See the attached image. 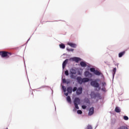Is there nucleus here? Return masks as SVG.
Here are the masks:
<instances>
[{
    "label": "nucleus",
    "mask_w": 129,
    "mask_h": 129,
    "mask_svg": "<svg viewBox=\"0 0 129 129\" xmlns=\"http://www.w3.org/2000/svg\"><path fill=\"white\" fill-rule=\"evenodd\" d=\"M11 52H9L5 51H0V56H1L2 58H10V56H11Z\"/></svg>",
    "instance_id": "nucleus-1"
},
{
    "label": "nucleus",
    "mask_w": 129,
    "mask_h": 129,
    "mask_svg": "<svg viewBox=\"0 0 129 129\" xmlns=\"http://www.w3.org/2000/svg\"><path fill=\"white\" fill-rule=\"evenodd\" d=\"M77 80L79 83V84H82L83 83H85L86 82H88L89 81V79L87 78H81L80 77H78L77 78Z\"/></svg>",
    "instance_id": "nucleus-2"
},
{
    "label": "nucleus",
    "mask_w": 129,
    "mask_h": 129,
    "mask_svg": "<svg viewBox=\"0 0 129 129\" xmlns=\"http://www.w3.org/2000/svg\"><path fill=\"white\" fill-rule=\"evenodd\" d=\"M74 104L76 109H79V104H80V99L79 98H76L74 101Z\"/></svg>",
    "instance_id": "nucleus-3"
},
{
    "label": "nucleus",
    "mask_w": 129,
    "mask_h": 129,
    "mask_svg": "<svg viewBox=\"0 0 129 129\" xmlns=\"http://www.w3.org/2000/svg\"><path fill=\"white\" fill-rule=\"evenodd\" d=\"M91 72H93L95 75H97L98 76H100L101 75V72H100L98 70H95V69L94 68H92L90 69Z\"/></svg>",
    "instance_id": "nucleus-4"
},
{
    "label": "nucleus",
    "mask_w": 129,
    "mask_h": 129,
    "mask_svg": "<svg viewBox=\"0 0 129 129\" xmlns=\"http://www.w3.org/2000/svg\"><path fill=\"white\" fill-rule=\"evenodd\" d=\"M91 85L93 87H96V88H98V87H99V84L96 81H92L91 82Z\"/></svg>",
    "instance_id": "nucleus-5"
},
{
    "label": "nucleus",
    "mask_w": 129,
    "mask_h": 129,
    "mask_svg": "<svg viewBox=\"0 0 129 129\" xmlns=\"http://www.w3.org/2000/svg\"><path fill=\"white\" fill-rule=\"evenodd\" d=\"M84 75L85 77H88L89 78H92V76H93L92 74L88 71H86L84 73Z\"/></svg>",
    "instance_id": "nucleus-6"
},
{
    "label": "nucleus",
    "mask_w": 129,
    "mask_h": 129,
    "mask_svg": "<svg viewBox=\"0 0 129 129\" xmlns=\"http://www.w3.org/2000/svg\"><path fill=\"white\" fill-rule=\"evenodd\" d=\"M77 95H80L82 93V87H79L78 89L77 90Z\"/></svg>",
    "instance_id": "nucleus-7"
},
{
    "label": "nucleus",
    "mask_w": 129,
    "mask_h": 129,
    "mask_svg": "<svg viewBox=\"0 0 129 129\" xmlns=\"http://www.w3.org/2000/svg\"><path fill=\"white\" fill-rule=\"evenodd\" d=\"M94 113V108L91 107L89 111L88 115L91 116Z\"/></svg>",
    "instance_id": "nucleus-8"
},
{
    "label": "nucleus",
    "mask_w": 129,
    "mask_h": 129,
    "mask_svg": "<svg viewBox=\"0 0 129 129\" xmlns=\"http://www.w3.org/2000/svg\"><path fill=\"white\" fill-rule=\"evenodd\" d=\"M68 45L72 47V48H76V47H77V45H76V44L73 43L72 42L68 43Z\"/></svg>",
    "instance_id": "nucleus-9"
},
{
    "label": "nucleus",
    "mask_w": 129,
    "mask_h": 129,
    "mask_svg": "<svg viewBox=\"0 0 129 129\" xmlns=\"http://www.w3.org/2000/svg\"><path fill=\"white\" fill-rule=\"evenodd\" d=\"M73 61H75L76 63H78L80 61V58L79 57H73L71 58Z\"/></svg>",
    "instance_id": "nucleus-10"
},
{
    "label": "nucleus",
    "mask_w": 129,
    "mask_h": 129,
    "mask_svg": "<svg viewBox=\"0 0 129 129\" xmlns=\"http://www.w3.org/2000/svg\"><path fill=\"white\" fill-rule=\"evenodd\" d=\"M68 59H66L62 63V69H64L66 67L67 63H68Z\"/></svg>",
    "instance_id": "nucleus-11"
},
{
    "label": "nucleus",
    "mask_w": 129,
    "mask_h": 129,
    "mask_svg": "<svg viewBox=\"0 0 129 129\" xmlns=\"http://www.w3.org/2000/svg\"><path fill=\"white\" fill-rule=\"evenodd\" d=\"M80 64L81 67H86V66H87V64L84 61H81Z\"/></svg>",
    "instance_id": "nucleus-12"
},
{
    "label": "nucleus",
    "mask_w": 129,
    "mask_h": 129,
    "mask_svg": "<svg viewBox=\"0 0 129 129\" xmlns=\"http://www.w3.org/2000/svg\"><path fill=\"white\" fill-rule=\"evenodd\" d=\"M69 93H72V87H69L67 89Z\"/></svg>",
    "instance_id": "nucleus-13"
},
{
    "label": "nucleus",
    "mask_w": 129,
    "mask_h": 129,
    "mask_svg": "<svg viewBox=\"0 0 129 129\" xmlns=\"http://www.w3.org/2000/svg\"><path fill=\"white\" fill-rule=\"evenodd\" d=\"M124 54H125V51H122V52H120L119 54H118V57L119 58H121V56L124 55Z\"/></svg>",
    "instance_id": "nucleus-14"
},
{
    "label": "nucleus",
    "mask_w": 129,
    "mask_h": 129,
    "mask_svg": "<svg viewBox=\"0 0 129 129\" xmlns=\"http://www.w3.org/2000/svg\"><path fill=\"white\" fill-rule=\"evenodd\" d=\"M71 74H76V71L73 69L70 70Z\"/></svg>",
    "instance_id": "nucleus-15"
},
{
    "label": "nucleus",
    "mask_w": 129,
    "mask_h": 129,
    "mask_svg": "<svg viewBox=\"0 0 129 129\" xmlns=\"http://www.w3.org/2000/svg\"><path fill=\"white\" fill-rule=\"evenodd\" d=\"M115 112L119 113L120 112V109L118 107H116L115 108Z\"/></svg>",
    "instance_id": "nucleus-16"
},
{
    "label": "nucleus",
    "mask_w": 129,
    "mask_h": 129,
    "mask_svg": "<svg viewBox=\"0 0 129 129\" xmlns=\"http://www.w3.org/2000/svg\"><path fill=\"white\" fill-rule=\"evenodd\" d=\"M67 101L68 102H69V103H71V98L70 97V96H68L67 97Z\"/></svg>",
    "instance_id": "nucleus-17"
},
{
    "label": "nucleus",
    "mask_w": 129,
    "mask_h": 129,
    "mask_svg": "<svg viewBox=\"0 0 129 129\" xmlns=\"http://www.w3.org/2000/svg\"><path fill=\"white\" fill-rule=\"evenodd\" d=\"M117 129H128L126 126H121L119 127Z\"/></svg>",
    "instance_id": "nucleus-18"
},
{
    "label": "nucleus",
    "mask_w": 129,
    "mask_h": 129,
    "mask_svg": "<svg viewBox=\"0 0 129 129\" xmlns=\"http://www.w3.org/2000/svg\"><path fill=\"white\" fill-rule=\"evenodd\" d=\"M59 47L61 49H65V45L64 44H59Z\"/></svg>",
    "instance_id": "nucleus-19"
},
{
    "label": "nucleus",
    "mask_w": 129,
    "mask_h": 129,
    "mask_svg": "<svg viewBox=\"0 0 129 129\" xmlns=\"http://www.w3.org/2000/svg\"><path fill=\"white\" fill-rule=\"evenodd\" d=\"M64 74L65 75H66V76H68V75H69V72H68V70L65 71Z\"/></svg>",
    "instance_id": "nucleus-20"
},
{
    "label": "nucleus",
    "mask_w": 129,
    "mask_h": 129,
    "mask_svg": "<svg viewBox=\"0 0 129 129\" xmlns=\"http://www.w3.org/2000/svg\"><path fill=\"white\" fill-rule=\"evenodd\" d=\"M123 119H124V120H128V117H127V116H124Z\"/></svg>",
    "instance_id": "nucleus-21"
},
{
    "label": "nucleus",
    "mask_w": 129,
    "mask_h": 129,
    "mask_svg": "<svg viewBox=\"0 0 129 129\" xmlns=\"http://www.w3.org/2000/svg\"><path fill=\"white\" fill-rule=\"evenodd\" d=\"M115 72H116V68H115L113 69V74H115Z\"/></svg>",
    "instance_id": "nucleus-22"
},
{
    "label": "nucleus",
    "mask_w": 129,
    "mask_h": 129,
    "mask_svg": "<svg viewBox=\"0 0 129 129\" xmlns=\"http://www.w3.org/2000/svg\"><path fill=\"white\" fill-rule=\"evenodd\" d=\"M77 113H78L79 114H82V111H81V110H79L77 111Z\"/></svg>",
    "instance_id": "nucleus-23"
},
{
    "label": "nucleus",
    "mask_w": 129,
    "mask_h": 129,
    "mask_svg": "<svg viewBox=\"0 0 129 129\" xmlns=\"http://www.w3.org/2000/svg\"><path fill=\"white\" fill-rule=\"evenodd\" d=\"M62 89L63 90V92H66V91H67V89L64 86H62Z\"/></svg>",
    "instance_id": "nucleus-24"
},
{
    "label": "nucleus",
    "mask_w": 129,
    "mask_h": 129,
    "mask_svg": "<svg viewBox=\"0 0 129 129\" xmlns=\"http://www.w3.org/2000/svg\"><path fill=\"white\" fill-rule=\"evenodd\" d=\"M74 74H71V78L74 79V78H75V77L73 75Z\"/></svg>",
    "instance_id": "nucleus-25"
},
{
    "label": "nucleus",
    "mask_w": 129,
    "mask_h": 129,
    "mask_svg": "<svg viewBox=\"0 0 129 129\" xmlns=\"http://www.w3.org/2000/svg\"><path fill=\"white\" fill-rule=\"evenodd\" d=\"M76 90L77 91V87H75L73 89V91L75 92V91H76Z\"/></svg>",
    "instance_id": "nucleus-26"
},
{
    "label": "nucleus",
    "mask_w": 129,
    "mask_h": 129,
    "mask_svg": "<svg viewBox=\"0 0 129 129\" xmlns=\"http://www.w3.org/2000/svg\"><path fill=\"white\" fill-rule=\"evenodd\" d=\"M87 129H92V126H91L90 125H88L87 126Z\"/></svg>",
    "instance_id": "nucleus-27"
},
{
    "label": "nucleus",
    "mask_w": 129,
    "mask_h": 129,
    "mask_svg": "<svg viewBox=\"0 0 129 129\" xmlns=\"http://www.w3.org/2000/svg\"><path fill=\"white\" fill-rule=\"evenodd\" d=\"M82 108H83V109H86V106H85V105H83V106H82Z\"/></svg>",
    "instance_id": "nucleus-28"
},
{
    "label": "nucleus",
    "mask_w": 129,
    "mask_h": 129,
    "mask_svg": "<svg viewBox=\"0 0 129 129\" xmlns=\"http://www.w3.org/2000/svg\"><path fill=\"white\" fill-rule=\"evenodd\" d=\"M68 51H72L73 52V51H74V49H72V48H71V49H67Z\"/></svg>",
    "instance_id": "nucleus-29"
},
{
    "label": "nucleus",
    "mask_w": 129,
    "mask_h": 129,
    "mask_svg": "<svg viewBox=\"0 0 129 129\" xmlns=\"http://www.w3.org/2000/svg\"><path fill=\"white\" fill-rule=\"evenodd\" d=\"M62 82H63V83H66V79H62Z\"/></svg>",
    "instance_id": "nucleus-30"
},
{
    "label": "nucleus",
    "mask_w": 129,
    "mask_h": 129,
    "mask_svg": "<svg viewBox=\"0 0 129 129\" xmlns=\"http://www.w3.org/2000/svg\"><path fill=\"white\" fill-rule=\"evenodd\" d=\"M69 94V92H68L67 93H64V95H66V96H68Z\"/></svg>",
    "instance_id": "nucleus-31"
},
{
    "label": "nucleus",
    "mask_w": 129,
    "mask_h": 129,
    "mask_svg": "<svg viewBox=\"0 0 129 129\" xmlns=\"http://www.w3.org/2000/svg\"><path fill=\"white\" fill-rule=\"evenodd\" d=\"M102 85H103V86H104L106 85V83L105 82H103Z\"/></svg>",
    "instance_id": "nucleus-32"
}]
</instances>
